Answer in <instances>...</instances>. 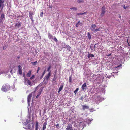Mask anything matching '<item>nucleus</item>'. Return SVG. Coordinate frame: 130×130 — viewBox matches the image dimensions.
Returning <instances> with one entry per match:
<instances>
[{
    "label": "nucleus",
    "mask_w": 130,
    "mask_h": 130,
    "mask_svg": "<svg viewBox=\"0 0 130 130\" xmlns=\"http://www.w3.org/2000/svg\"><path fill=\"white\" fill-rule=\"evenodd\" d=\"M10 89V86L8 84H4L2 86L1 90L2 91L6 92L7 91Z\"/></svg>",
    "instance_id": "1"
},
{
    "label": "nucleus",
    "mask_w": 130,
    "mask_h": 130,
    "mask_svg": "<svg viewBox=\"0 0 130 130\" xmlns=\"http://www.w3.org/2000/svg\"><path fill=\"white\" fill-rule=\"evenodd\" d=\"M105 6H103L101 8L102 12L101 14V16H103L105 12Z\"/></svg>",
    "instance_id": "2"
},
{
    "label": "nucleus",
    "mask_w": 130,
    "mask_h": 130,
    "mask_svg": "<svg viewBox=\"0 0 130 130\" xmlns=\"http://www.w3.org/2000/svg\"><path fill=\"white\" fill-rule=\"evenodd\" d=\"M72 125L70 123L68 124V125L67 126V128L66 129V130H73V129L72 128Z\"/></svg>",
    "instance_id": "3"
},
{
    "label": "nucleus",
    "mask_w": 130,
    "mask_h": 130,
    "mask_svg": "<svg viewBox=\"0 0 130 130\" xmlns=\"http://www.w3.org/2000/svg\"><path fill=\"white\" fill-rule=\"evenodd\" d=\"M18 73L20 75L22 74V68L20 65H19Z\"/></svg>",
    "instance_id": "4"
},
{
    "label": "nucleus",
    "mask_w": 130,
    "mask_h": 130,
    "mask_svg": "<svg viewBox=\"0 0 130 130\" xmlns=\"http://www.w3.org/2000/svg\"><path fill=\"white\" fill-rule=\"evenodd\" d=\"M51 71H50L47 74L45 77L44 80L45 79L47 81L49 79L51 76Z\"/></svg>",
    "instance_id": "5"
},
{
    "label": "nucleus",
    "mask_w": 130,
    "mask_h": 130,
    "mask_svg": "<svg viewBox=\"0 0 130 130\" xmlns=\"http://www.w3.org/2000/svg\"><path fill=\"white\" fill-rule=\"evenodd\" d=\"M24 84L27 85H30L31 82L29 80L25 79L24 80Z\"/></svg>",
    "instance_id": "6"
},
{
    "label": "nucleus",
    "mask_w": 130,
    "mask_h": 130,
    "mask_svg": "<svg viewBox=\"0 0 130 130\" xmlns=\"http://www.w3.org/2000/svg\"><path fill=\"white\" fill-rule=\"evenodd\" d=\"M4 0H0V8H1V10H2L4 6Z\"/></svg>",
    "instance_id": "7"
},
{
    "label": "nucleus",
    "mask_w": 130,
    "mask_h": 130,
    "mask_svg": "<svg viewBox=\"0 0 130 130\" xmlns=\"http://www.w3.org/2000/svg\"><path fill=\"white\" fill-rule=\"evenodd\" d=\"M42 92V89L41 88L38 91L37 95L36 97V98H38V97L41 94Z\"/></svg>",
    "instance_id": "8"
},
{
    "label": "nucleus",
    "mask_w": 130,
    "mask_h": 130,
    "mask_svg": "<svg viewBox=\"0 0 130 130\" xmlns=\"http://www.w3.org/2000/svg\"><path fill=\"white\" fill-rule=\"evenodd\" d=\"M32 92L30 93V94H29V95H28V96L27 101L28 103H29L30 102L31 98L32 97Z\"/></svg>",
    "instance_id": "9"
},
{
    "label": "nucleus",
    "mask_w": 130,
    "mask_h": 130,
    "mask_svg": "<svg viewBox=\"0 0 130 130\" xmlns=\"http://www.w3.org/2000/svg\"><path fill=\"white\" fill-rule=\"evenodd\" d=\"M34 14V13L32 11H30L29 12V17L30 19H31V20L33 22L34 21L33 19V17L32 16Z\"/></svg>",
    "instance_id": "10"
},
{
    "label": "nucleus",
    "mask_w": 130,
    "mask_h": 130,
    "mask_svg": "<svg viewBox=\"0 0 130 130\" xmlns=\"http://www.w3.org/2000/svg\"><path fill=\"white\" fill-rule=\"evenodd\" d=\"M39 123L37 121L36 122V124L35 128V130H38L39 129Z\"/></svg>",
    "instance_id": "11"
},
{
    "label": "nucleus",
    "mask_w": 130,
    "mask_h": 130,
    "mask_svg": "<svg viewBox=\"0 0 130 130\" xmlns=\"http://www.w3.org/2000/svg\"><path fill=\"white\" fill-rule=\"evenodd\" d=\"M47 122H45L43 124V128L42 130H45L46 128Z\"/></svg>",
    "instance_id": "12"
},
{
    "label": "nucleus",
    "mask_w": 130,
    "mask_h": 130,
    "mask_svg": "<svg viewBox=\"0 0 130 130\" xmlns=\"http://www.w3.org/2000/svg\"><path fill=\"white\" fill-rule=\"evenodd\" d=\"M21 26V23L19 22L16 23L15 25V27L17 28H19Z\"/></svg>",
    "instance_id": "13"
},
{
    "label": "nucleus",
    "mask_w": 130,
    "mask_h": 130,
    "mask_svg": "<svg viewBox=\"0 0 130 130\" xmlns=\"http://www.w3.org/2000/svg\"><path fill=\"white\" fill-rule=\"evenodd\" d=\"M86 83H85L82 85L81 87L82 88L83 90H84L86 89Z\"/></svg>",
    "instance_id": "14"
},
{
    "label": "nucleus",
    "mask_w": 130,
    "mask_h": 130,
    "mask_svg": "<svg viewBox=\"0 0 130 130\" xmlns=\"http://www.w3.org/2000/svg\"><path fill=\"white\" fill-rule=\"evenodd\" d=\"M82 109L83 110H85L86 109H88L89 107L86 105H83L82 106Z\"/></svg>",
    "instance_id": "15"
},
{
    "label": "nucleus",
    "mask_w": 130,
    "mask_h": 130,
    "mask_svg": "<svg viewBox=\"0 0 130 130\" xmlns=\"http://www.w3.org/2000/svg\"><path fill=\"white\" fill-rule=\"evenodd\" d=\"M87 56H88V58H89V59H90V58L94 57V56L93 54H89V53L88 54Z\"/></svg>",
    "instance_id": "16"
},
{
    "label": "nucleus",
    "mask_w": 130,
    "mask_h": 130,
    "mask_svg": "<svg viewBox=\"0 0 130 130\" xmlns=\"http://www.w3.org/2000/svg\"><path fill=\"white\" fill-rule=\"evenodd\" d=\"M85 124L83 122H80L79 124L80 127H83V128L84 127V126L85 125Z\"/></svg>",
    "instance_id": "17"
},
{
    "label": "nucleus",
    "mask_w": 130,
    "mask_h": 130,
    "mask_svg": "<svg viewBox=\"0 0 130 130\" xmlns=\"http://www.w3.org/2000/svg\"><path fill=\"white\" fill-rule=\"evenodd\" d=\"M5 15L4 14H2L0 17V22H1L3 18H4Z\"/></svg>",
    "instance_id": "18"
},
{
    "label": "nucleus",
    "mask_w": 130,
    "mask_h": 130,
    "mask_svg": "<svg viewBox=\"0 0 130 130\" xmlns=\"http://www.w3.org/2000/svg\"><path fill=\"white\" fill-rule=\"evenodd\" d=\"M100 30V28L99 27L98 28L95 29H92V30L94 32H97L98 31H99Z\"/></svg>",
    "instance_id": "19"
},
{
    "label": "nucleus",
    "mask_w": 130,
    "mask_h": 130,
    "mask_svg": "<svg viewBox=\"0 0 130 130\" xmlns=\"http://www.w3.org/2000/svg\"><path fill=\"white\" fill-rule=\"evenodd\" d=\"M48 37L49 39H53V36L50 33H48Z\"/></svg>",
    "instance_id": "20"
},
{
    "label": "nucleus",
    "mask_w": 130,
    "mask_h": 130,
    "mask_svg": "<svg viewBox=\"0 0 130 130\" xmlns=\"http://www.w3.org/2000/svg\"><path fill=\"white\" fill-rule=\"evenodd\" d=\"M63 85H61V86L59 89L58 90V93H59L61 90H62V89L63 88Z\"/></svg>",
    "instance_id": "21"
},
{
    "label": "nucleus",
    "mask_w": 130,
    "mask_h": 130,
    "mask_svg": "<svg viewBox=\"0 0 130 130\" xmlns=\"http://www.w3.org/2000/svg\"><path fill=\"white\" fill-rule=\"evenodd\" d=\"M25 129H30L31 128V125L30 124H29L27 126H26L25 127H24Z\"/></svg>",
    "instance_id": "22"
},
{
    "label": "nucleus",
    "mask_w": 130,
    "mask_h": 130,
    "mask_svg": "<svg viewBox=\"0 0 130 130\" xmlns=\"http://www.w3.org/2000/svg\"><path fill=\"white\" fill-rule=\"evenodd\" d=\"M29 123V120L28 119H26L25 121L24 122V124L25 126L27 125Z\"/></svg>",
    "instance_id": "23"
},
{
    "label": "nucleus",
    "mask_w": 130,
    "mask_h": 130,
    "mask_svg": "<svg viewBox=\"0 0 130 130\" xmlns=\"http://www.w3.org/2000/svg\"><path fill=\"white\" fill-rule=\"evenodd\" d=\"M31 71H29L27 74V76L28 77H30L31 75Z\"/></svg>",
    "instance_id": "24"
},
{
    "label": "nucleus",
    "mask_w": 130,
    "mask_h": 130,
    "mask_svg": "<svg viewBox=\"0 0 130 130\" xmlns=\"http://www.w3.org/2000/svg\"><path fill=\"white\" fill-rule=\"evenodd\" d=\"M87 36L89 39H90L91 38V34L89 33L88 32L87 34Z\"/></svg>",
    "instance_id": "25"
},
{
    "label": "nucleus",
    "mask_w": 130,
    "mask_h": 130,
    "mask_svg": "<svg viewBox=\"0 0 130 130\" xmlns=\"http://www.w3.org/2000/svg\"><path fill=\"white\" fill-rule=\"evenodd\" d=\"M86 13V12H84L83 13H77V15H82L84 14H85Z\"/></svg>",
    "instance_id": "26"
},
{
    "label": "nucleus",
    "mask_w": 130,
    "mask_h": 130,
    "mask_svg": "<svg viewBox=\"0 0 130 130\" xmlns=\"http://www.w3.org/2000/svg\"><path fill=\"white\" fill-rule=\"evenodd\" d=\"M90 48L92 50L91 51H94L95 50V48H94L93 46H91L90 47Z\"/></svg>",
    "instance_id": "27"
},
{
    "label": "nucleus",
    "mask_w": 130,
    "mask_h": 130,
    "mask_svg": "<svg viewBox=\"0 0 130 130\" xmlns=\"http://www.w3.org/2000/svg\"><path fill=\"white\" fill-rule=\"evenodd\" d=\"M70 9L71 10H74L76 11L77 10V8L75 7L70 8Z\"/></svg>",
    "instance_id": "28"
},
{
    "label": "nucleus",
    "mask_w": 130,
    "mask_h": 130,
    "mask_svg": "<svg viewBox=\"0 0 130 130\" xmlns=\"http://www.w3.org/2000/svg\"><path fill=\"white\" fill-rule=\"evenodd\" d=\"M51 68V65H49V66H48V68L47 69V71H48V72H50V71H51L50 70V69Z\"/></svg>",
    "instance_id": "29"
},
{
    "label": "nucleus",
    "mask_w": 130,
    "mask_h": 130,
    "mask_svg": "<svg viewBox=\"0 0 130 130\" xmlns=\"http://www.w3.org/2000/svg\"><path fill=\"white\" fill-rule=\"evenodd\" d=\"M78 90H79V89L78 88H77L74 91V93L75 94H76L77 93V92L78 91Z\"/></svg>",
    "instance_id": "30"
},
{
    "label": "nucleus",
    "mask_w": 130,
    "mask_h": 130,
    "mask_svg": "<svg viewBox=\"0 0 130 130\" xmlns=\"http://www.w3.org/2000/svg\"><path fill=\"white\" fill-rule=\"evenodd\" d=\"M96 27V25H95L93 24L91 26V27L92 28L91 30L92 29H95Z\"/></svg>",
    "instance_id": "31"
},
{
    "label": "nucleus",
    "mask_w": 130,
    "mask_h": 130,
    "mask_svg": "<svg viewBox=\"0 0 130 130\" xmlns=\"http://www.w3.org/2000/svg\"><path fill=\"white\" fill-rule=\"evenodd\" d=\"M53 40L56 42H58V40L55 36L54 37Z\"/></svg>",
    "instance_id": "32"
},
{
    "label": "nucleus",
    "mask_w": 130,
    "mask_h": 130,
    "mask_svg": "<svg viewBox=\"0 0 130 130\" xmlns=\"http://www.w3.org/2000/svg\"><path fill=\"white\" fill-rule=\"evenodd\" d=\"M66 47L67 48L68 50H70V49L71 48V47L69 46L68 45H67L66 46Z\"/></svg>",
    "instance_id": "33"
},
{
    "label": "nucleus",
    "mask_w": 130,
    "mask_h": 130,
    "mask_svg": "<svg viewBox=\"0 0 130 130\" xmlns=\"http://www.w3.org/2000/svg\"><path fill=\"white\" fill-rule=\"evenodd\" d=\"M7 46H3V49L4 50H5L7 48Z\"/></svg>",
    "instance_id": "34"
},
{
    "label": "nucleus",
    "mask_w": 130,
    "mask_h": 130,
    "mask_svg": "<svg viewBox=\"0 0 130 130\" xmlns=\"http://www.w3.org/2000/svg\"><path fill=\"white\" fill-rule=\"evenodd\" d=\"M43 12H42L41 13H40V15L41 17H42L43 16Z\"/></svg>",
    "instance_id": "35"
},
{
    "label": "nucleus",
    "mask_w": 130,
    "mask_h": 130,
    "mask_svg": "<svg viewBox=\"0 0 130 130\" xmlns=\"http://www.w3.org/2000/svg\"><path fill=\"white\" fill-rule=\"evenodd\" d=\"M80 23V21H79L76 24V27H78V25Z\"/></svg>",
    "instance_id": "36"
},
{
    "label": "nucleus",
    "mask_w": 130,
    "mask_h": 130,
    "mask_svg": "<svg viewBox=\"0 0 130 130\" xmlns=\"http://www.w3.org/2000/svg\"><path fill=\"white\" fill-rule=\"evenodd\" d=\"M40 69V68L39 67H38V68L37 69V73H38V71H39Z\"/></svg>",
    "instance_id": "37"
},
{
    "label": "nucleus",
    "mask_w": 130,
    "mask_h": 130,
    "mask_svg": "<svg viewBox=\"0 0 130 130\" xmlns=\"http://www.w3.org/2000/svg\"><path fill=\"white\" fill-rule=\"evenodd\" d=\"M37 63V61H36L35 62H32V64L33 65H36V63Z\"/></svg>",
    "instance_id": "38"
},
{
    "label": "nucleus",
    "mask_w": 130,
    "mask_h": 130,
    "mask_svg": "<svg viewBox=\"0 0 130 130\" xmlns=\"http://www.w3.org/2000/svg\"><path fill=\"white\" fill-rule=\"evenodd\" d=\"M78 3H81V2H84L83 0H78Z\"/></svg>",
    "instance_id": "39"
},
{
    "label": "nucleus",
    "mask_w": 130,
    "mask_h": 130,
    "mask_svg": "<svg viewBox=\"0 0 130 130\" xmlns=\"http://www.w3.org/2000/svg\"><path fill=\"white\" fill-rule=\"evenodd\" d=\"M59 124H57L56 125V127H57V128H58V127H59Z\"/></svg>",
    "instance_id": "40"
},
{
    "label": "nucleus",
    "mask_w": 130,
    "mask_h": 130,
    "mask_svg": "<svg viewBox=\"0 0 130 130\" xmlns=\"http://www.w3.org/2000/svg\"><path fill=\"white\" fill-rule=\"evenodd\" d=\"M55 75H54V77L53 78V81H55V80H56V78L55 77Z\"/></svg>",
    "instance_id": "41"
},
{
    "label": "nucleus",
    "mask_w": 130,
    "mask_h": 130,
    "mask_svg": "<svg viewBox=\"0 0 130 130\" xmlns=\"http://www.w3.org/2000/svg\"><path fill=\"white\" fill-rule=\"evenodd\" d=\"M46 70H45L42 73V75H44L45 73Z\"/></svg>",
    "instance_id": "42"
},
{
    "label": "nucleus",
    "mask_w": 130,
    "mask_h": 130,
    "mask_svg": "<svg viewBox=\"0 0 130 130\" xmlns=\"http://www.w3.org/2000/svg\"><path fill=\"white\" fill-rule=\"evenodd\" d=\"M44 75H43L42 74V75L41 76V77H40V79H42L43 77V76H44Z\"/></svg>",
    "instance_id": "43"
},
{
    "label": "nucleus",
    "mask_w": 130,
    "mask_h": 130,
    "mask_svg": "<svg viewBox=\"0 0 130 130\" xmlns=\"http://www.w3.org/2000/svg\"><path fill=\"white\" fill-rule=\"evenodd\" d=\"M17 58L18 59H19L20 58V56H17Z\"/></svg>",
    "instance_id": "44"
},
{
    "label": "nucleus",
    "mask_w": 130,
    "mask_h": 130,
    "mask_svg": "<svg viewBox=\"0 0 130 130\" xmlns=\"http://www.w3.org/2000/svg\"><path fill=\"white\" fill-rule=\"evenodd\" d=\"M111 55V54H109V55H107V56H109Z\"/></svg>",
    "instance_id": "45"
},
{
    "label": "nucleus",
    "mask_w": 130,
    "mask_h": 130,
    "mask_svg": "<svg viewBox=\"0 0 130 130\" xmlns=\"http://www.w3.org/2000/svg\"><path fill=\"white\" fill-rule=\"evenodd\" d=\"M96 44H95L94 46V48H95H95L96 47Z\"/></svg>",
    "instance_id": "46"
},
{
    "label": "nucleus",
    "mask_w": 130,
    "mask_h": 130,
    "mask_svg": "<svg viewBox=\"0 0 130 130\" xmlns=\"http://www.w3.org/2000/svg\"><path fill=\"white\" fill-rule=\"evenodd\" d=\"M123 7L125 9H126V7H125V6L124 5V7Z\"/></svg>",
    "instance_id": "47"
},
{
    "label": "nucleus",
    "mask_w": 130,
    "mask_h": 130,
    "mask_svg": "<svg viewBox=\"0 0 130 130\" xmlns=\"http://www.w3.org/2000/svg\"><path fill=\"white\" fill-rule=\"evenodd\" d=\"M33 78V77H31L30 78L31 79H32Z\"/></svg>",
    "instance_id": "48"
},
{
    "label": "nucleus",
    "mask_w": 130,
    "mask_h": 130,
    "mask_svg": "<svg viewBox=\"0 0 130 130\" xmlns=\"http://www.w3.org/2000/svg\"><path fill=\"white\" fill-rule=\"evenodd\" d=\"M120 66H122V65H121L120 66H118V67H116L115 68H117L118 67H119Z\"/></svg>",
    "instance_id": "49"
},
{
    "label": "nucleus",
    "mask_w": 130,
    "mask_h": 130,
    "mask_svg": "<svg viewBox=\"0 0 130 130\" xmlns=\"http://www.w3.org/2000/svg\"><path fill=\"white\" fill-rule=\"evenodd\" d=\"M35 91H36V90L34 92H33L35 93Z\"/></svg>",
    "instance_id": "50"
},
{
    "label": "nucleus",
    "mask_w": 130,
    "mask_h": 130,
    "mask_svg": "<svg viewBox=\"0 0 130 130\" xmlns=\"http://www.w3.org/2000/svg\"><path fill=\"white\" fill-rule=\"evenodd\" d=\"M119 18H121V16H120V17H119Z\"/></svg>",
    "instance_id": "51"
},
{
    "label": "nucleus",
    "mask_w": 130,
    "mask_h": 130,
    "mask_svg": "<svg viewBox=\"0 0 130 130\" xmlns=\"http://www.w3.org/2000/svg\"><path fill=\"white\" fill-rule=\"evenodd\" d=\"M70 82H71V80H70Z\"/></svg>",
    "instance_id": "52"
},
{
    "label": "nucleus",
    "mask_w": 130,
    "mask_h": 130,
    "mask_svg": "<svg viewBox=\"0 0 130 130\" xmlns=\"http://www.w3.org/2000/svg\"><path fill=\"white\" fill-rule=\"evenodd\" d=\"M91 109H93V108H91Z\"/></svg>",
    "instance_id": "53"
},
{
    "label": "nucleus",
    "mask_w": 130,
    "mask_h": 130,
    "mask_svg": "<svg viewBox=\"0 0 130 130\" xmlns=\"http://www.w3.org/2000/svg\"><path fill=\"white\" fill-rule=\"evenodd\" d=\"M47 130H48V129H47Z\"/></svg>",
    "instance_id": "54"
}]
</instances>
